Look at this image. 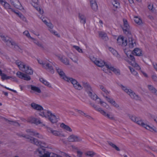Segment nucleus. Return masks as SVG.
<instances>
[{"label":"nucleus","instance_id":"f257e3e1","mask_svg":"<svg viewBox=\"0 0 157 157\" xmlns=\"http://www.w3.org/2000/svg\"><path fill=\"white\" fill-rule=\"evenodd\" d=\"M15 63L21 71L26 73L25 74L18 71L16 74L17 76L20 78L23 79L25 80H30L31 79V77L27 74L29 75L33 74V71L31 68L24 63L19 60L16 61Z\"/></svg>","mask_w":157,"mask_h":157},{"label":"nucleus","instance_id":"f03ea898","mask_svg":"<svg viewBox=\"0 0 157 157\" xmlns=\"http://www.w3.org/2000/svg\"><path fill=\"white\" fill-rule=\"evenodd\" d=\"M82 83L83 86L86 89L88 95L91 98L94 100L98 99L99 103L103 107L108 109V108L107 107H109V106L107 104L98 97L93 91L90 85L87 82H83Z\"/></svg>","mask_w":157,"mask_h":157},{"label":"nucleus","instance_id":"7ed1b4c3","mask_svg":"<svg viewBox=\"0 0 157 157\" xmlns=\"http://www.w3.org/2000/svg\"><path fill=\"white\" fill-rule=\"evenodd\" d=\"M129 118L133 122L135 123L138 125L143 127L147 129L152 131H154L156 132V128L154 126L151 127L145 124L142 120L140 117H137L134 115H130L129 116Z\"/></svg>","mask_w":157,"mask_h":157},{"label":"nucleus","instance_id":"20e7f679","mask_svg":"<svg viewBox=\"0 0 157 157\" xmlns=\"http://www.w3.org/2000/svg\"><path fill=\"white\" fill-rule=\"evenodd\" d=\"M0 37L2 40L5 42L6 44L9 47L14 48L16 50L20 52L22 51L21 48L14 41L12 40L10 38L4 36L1 33H0Z\"/></svg>","mask_w":157,"mask_h":157},{"label":"nucleus","instance_id":"39448f33","mask_svg":"<svg viewBox=\"0 0 157 157\" xmlns=\"http://www.w3.org/2000/svg\"><path fill=\"white\" fill-rule=\"evenodd\" d=\"M20 136L25 138L30 143L37 146H40L44 147H48V145L45 142L39 141L33 137L29 136V135L21 134Z\"/></svg>","mask_w":157,"mask_h":157},{"label":"nucleus","instance_id":"423d86ee","mask_svg":"<svg viewBox=\"0 0 157 157\" xmlns=\"http://www.w3.org/2000/svg\"><path fill=\"white\" fill-rule=\"evenodd\" d=\"M92 107L95 110L99 112L102 115L108 119L113 121L115 120L114 115L111 113L106 112L101 108L95 105H93Z\"/></svg>","mask_w":157,"mask_h":157},{"label":"nucleus","instance_id":"0eeeda50","mask_svg":"<svg viewBox=\"0 0 157 157\" xmlns=\"http://www.w3.org/2000/svg\"><path fill=\"white\" fill-rule=\"evenodd\" d=\"M37 60L39 63L48 71L52 74L54 73V70L51 63L40 59H37Z\"/></svg>","mask_w":157,"mask_h":157},{"label":"nucleus","instance_id":"6e6552de","mask_svg":"<svg viewBox=\"0 0 157 157\" xmlns=\"http://www.w3.org/2000/svg\"><path fill=\"white\" fill-rule=\"evenodd\" d=\"M131 98L136 100H140L141 98L138 94H136L133 90L128 87L124 91Z\"/></svg>","mask_w":157,"mask_h":157},{"label":"nucleus","instance_id":"1a4fd4ad","mask_svg":"<svg viewBox=\"0 0 157 157\" xmlns=\"http://www.w3.org/2000/svg\"><path fill=\"white\" fill-rule=\"evenodd\" d=\"M35 154L40 157H48L49 155V151L45 152V149L40 148L35 151Z\"/></svg>","mask_w":157,"mask_h":157},{"label":"nucleus","instance_id":"9d476101","mask_svg":"<svg viewBox=\"0 0 157 157\" xmlns=\"http://www.w3.org/2000/svg\"><path fill=\"white\" fill-rule=\"evenodd\" d=\"M123 25L122 27V28L124 32L127 35H130L131 34V32L130 27L126 19H123Z\"/></svg>","mask_w":157,"mask_h":157},{"label":"nucleus","instance_id":"9b49d317","mask_svg":"<svg viewBox=\"0 0 157 157\" xmlns=\"http://www.w3.org/2000/svg\"><path fill=\"white\" fill-rule=\"evenodd\" d=\"M46 128L48 131L49 132L51 133L53 135L58 137H65V135L62 133L61 131H59L55 130L52 128L47 127Z\"/></svg>","mask_w":157,"mask_h":157},{"label":"nucleus","instance_id":"f8f14e48","mask_svg":"<svg viewBox=\"0 0 157 157\" xmlns=\"http://www.w3.org/2000/svg\"><path fill=\"white\" fill-rule=\"evenodd\" d=\"M67 82H71L73 85L74 87L76 90H80L82 88V86L75 79L72 78H70L68 81Z\"/></svg>","mask_w":157,"mask_h":157},{"label":"nucleus","instance_id":"ddd939ff","mask_svg":"<svg viewBox=\"0 0 157 157\" xmlns=\"http://www.w3.org/2000/svg\"><path fill=\"white\" fill-rule=\"evenodd\" d=\"M90 59L94 64L99 67H102L104 65L106 67V64L108 63H105L101 60H98L94 57H91Z\"/></svg>","mask_w":157,"mask_h":157},{"label":"nucleus","instance_id":"4468645a","mask_svg":"<svg viewBox=\"0 0 157 157\" xmlns=\"http://www.w3.org/2000/svg\"><path fill=\"white\" fill-rule=\"evenodd\" d=\"M129 56L130 57L128 58L130 59L131 61H128V63L133 67H135L136 69L140 70V68L138 64L136 63V62L134 57L132 55H130Z\"/></svg>","mask_w":157,"mask_h":157},{"label":"nucleus","instance_id":"2eb2a0df","mask_svg":"<svg viewBox=\"0 0 157 157\" xmlns=\"http://www.w3.org/2000/svg\"><path fill=\"white\" fill-rule=\"evenodd\" d=\"M68 140L70 142H78L82 141V138L72 134L70 135L67 138Z\"/></svg>","mask_w":157,"mask_h":157},{"label":"nucleus","instance_id":"dca6fc26","mask_svg":"<svg viewBox=\"0 0 157 157\" xmlns=\"http://www.w3.org/2000/svg\"><path fill=\"white\" fill-rule=\"evenodd\" d=\"M56 69L57 72L62 79L66 81H68L70 78L65 75V73L61 68L57 66L56 67Z\"/></svg>","mask_w":157,"mask_h":157},{"label":"nucleus","instance_id":"f3484780","mask_svg":"<svg viewBox=\"0 0 157 157\" xmlns=\"http://www.w3.org/2000/svg\"><path fill=\"white\" fill-rule=\"evenodd\" d=\"M99 87L100 89L102 90L101 94L106 100L109 98L108 96L110 94V92L108 91L105 87L102 85H100Z\"/></svg>","mask_w":157,"mask_h":157},{"label":"nucleus","instance_id":"a211bd4d","mask_svg":"<svg viewBox=\"0 0 157 157\" xmlns=\"http://www.w3.org/2000/svg\"><path fill=\"white\" fill-rule=\"evenodd\" d=\"M106 67L110 70L112 71L116 75H119L120 74V71L119 70L114 68L110 63H107L106 64Z\"/></svg>","mask_w":157,"mask_h":157},{"label":"nucleus","instance_id":"6ab92c4d","mask_svg":"<svg viewBox=\"0 0 157 157\" xmlns=\"http://www.w3.org/2000/svg\"><path fill=\"white\" fill-rule=\"evenodd\" d=\"M117 43L120 45L125 46L127 44V41L126 39L123 36H120L117 39Z\"/></svg>","mask_w":157,"mask_h":157},{"label":"nucleus","instance_id":"aec40b11","mask_svg":"<svg viewBox=\"0 0 157 157\" xmlns=\"http://www.w3.org/2000/svg\"><path fill=\"white\" fill-rule=\"evenodd\" d=\"M26 132L28 134L30 135L37 136L40 139L43 138V136L33 129H28L26 130Z\"/></svg>","mask_w":157,"mask_h":157},{"label":"nucleus","instance_id":"412c9836","mask_svg":"<svg viewBox=\"0 0 157 157\" xmlns=\"http://www.w3.org/2000/svg\"><path fill=\"white\" fill-rule=\"evenodd\" d=\"M27 121L28 122L31 123H33L36 125H38L42 123V122H41L40 119L33 117H29L28 118Z\"/></svg>","mask_w":157,"mask_h":157},{"label":"nucleus","instance_id":"4be33fe9","mask_svg":"<svg viewBox=\"0 0 157 157\" xmlns=\"http://www.w3.org/2000/svg\"><path fill=\"white\" fill-rule=\"evenodd\" d=\"M40 19L48 28L51 29H52L53 28V25L50 22L49 19L47 17H40Z\"/></svg>","mask_w":157,"mask_h":157},{"label":"nucleus","instance_id":"5701e85b","mask_svg":"<svg viewBox=\"0 0 157 157\" xmlns=\"http://www.w3.org/2000/svg\"><path fill=\"white\" fill-rule=\"evenodd\" d=\"M51 112L48 110L44 109L43 108V110H41L40 112L39 113V115L43 117H45L46 118H48L51 114Z\"/></svg>","mask_w":157,"mask_h":157},{"label":"nucleus","instance_id":"b1692460","mask_svg":"<svg viewBox=\"0 0 157 157\" xmlns=\"http://www.w3.org/2000/svg\"><path fill=\"white\" fill-rule=\"evenodd\" d=\"M11 4L17 9L22 10L23 7L18 0H10Z\"/></svg>","mask_w":157,"mask_h":157},{"label":"nucleus","instance_id":"393cba45","mask_svg":"<svg viewBox=\"0 0 157 157\" xmlns=\"http://www.w3.org/2000/svg\"><path fill=\"white\" fill-rule=\"evenodd\" d=\"M31 106L33 109L37 111L39 113L43 110V108L41 105L34 103H32Z\"/></svg>","mask_w":157,"mask_h":157},{"label":"nucleus","instance_id":"a878e982","mask_svg":"<svg viewBox=\"0 0 157 157\" xmlns=\"http://www.w3.org/2000/svg\"><path fill=\"white\" fill-rule=\"evenodd\" d=\"M106 101L114 107L116 108H119L120 107L119 104L116 102L113 98H109Z\"/></svg>","mask_w":157,"mask_h":157},{"label":"nucleus","instance_id":"bb28decb","mask_svg":"<svg viewBox=\"0 0 157 157\" xmlns=\"http://www.w3.org/2000/svg\"><path fill=\"white\" fill-rule=\"evenodd\" d=\"M58 117L56 116L54 114L51 113V114L48 118V119L52 123H54L58 121Z\"/></svg>","mask_w":157,"mask_h":157},{"label":"nucleus","instance_id":"cd10ccee","mask_svg":"<svg viewBox=\"0 0 157 157\" xmlns=\"http://www.w3.org/2000/svg\"><path fill=\"white\" fill-rule=\"evenodd\" d=\"M90 6L92 9L96 11L98 10V6L95 0H90Z\"/></svg>","mask_w":157,"mask_h":157},{"label":"nucleus","instance_id":"c85d7f7f","mask_svg":"<svg viewBox=\"0 0 157 157\" xmlns=\"http://www.w3.org/2000/svg\"><path fill=\"white\" fill-rule=\"evenodd\" d=\"M128 45L130 48H132L136 46L135 40L131 37L129 38Z\"/></svg>","mask_w":157,"mask_h":157},{"label":"nucleus","instance_id":"c756f323","mask_svg":"<svg viewBox=\"0 0 157 157\" xmlns=\"http://www.w3.org/2000/svg\"><path fill=\"white\" fill-rule=\"evenodd\" d=\"M60 127L66 131L69 132H71L72 131V129L69 126L63 123H62L60 124Z\"/></svg>","mask_w":157,"mask_h":157},{"label":"nucleus","instance_id":"7c9ffc66","mask_svg":"<svg viewBox=\"0 0 157 157\" xmlns=\"http://www.w3.org/2000/svg\"><path fill=\"white\" fill-rule=\"evenodd\" d=\"M75 110L76 112H78L79 114H80L81 115L89 119L92 118L91 117L87 114L84 113L83 111L81 110H78L77 109H75Z\"/></svg>","mask_w":157,"mask_h":157},{"label":"nucleus","instance_id":"2f4dec72","mask_svg":"<svg viewBox=\"0 0 157 157\" xmlns=\"http://www.w3.org/2000/svg\"><path fill=\"white\" fill-rule=\"evenodd\" d=\"M0 75L1 77V79L2 80L6 79H8L12 78V76H7L6 75L2 73V71L0 69Z\"/></svg>","mask_w":157,"mask_h":157},{"label":"nucleus","instance_id":"473e14b6","mask_svg":"<svg viewBox=\"0 0 157 157\" xmlns=\"http://www.w3.org/2000/svg\"><path fill=\"white\" fill-rule=\"evenodd\" d=\"M147 87L149 90L157 96V90L152 85H148Z\"/></svg>","mask_w":157,"mask_h":157},{"label":"nucleus","instance_id":"72a5a7b5","mask_svg":"<svg viewBox=\"0 0 157 157\" xmlns=\"http://www.w3.org/2000/svg\"><path fill=\"white\" fill-rule=\"evenodd\" d=\"M132 52L133 54L136 56H140L142 54L141 50L138 48H135Z\"/></svg>","mask_w":157,"mask_h":157},{"label":"nucleus","instance_id":"f704fd0d","mask_svg":"<svg viewBox=\"0 0 157 157\" xmlns=\"http://www.w3.org/2000/svg\"><path fill=\"white\" fill-rule=\"evenodd\" d=\"M59 59L64 64L67 65L69 63V61L67 58L64 56H61L59 57Z\"/></svg>","mask_w":157,"mask_h":157},{"label":"nucleus","instance_id":"c9c22d12","mask_svg":"<svg viewBox=\"0 0 157 157\" xmlns=\"http://www.w3.org/2000/svg\"><path fill=\"white\" fill-rule=\"evenodd\" d=\"M30 86L31 89L34 92L39 93L41 92V90L39 88L32 85H30Z\"/></svg>","mask_w":157,"mask_h":157},{"label":"nucleus","instance_id":"e433bc0d","mask_svg":"<svg viewBox=\"0 0 157 157\" xmlns=\"http://www.w3.org/2000/svg\"><path fill=\"white\" fill-rule=\"evenodd\" d=\"M99 36L103 39L106 40L108 38L106 33L104 32H100L98 33Z\"/></svg>","mask_w":157,"mask_h":157},{"label":"nucleus","instance_id":"4c0bfd02","mask_svg":"<svg viewBox=\"0 0 157 157\" xmlns=\"http://www.w3.org/2000/svg\"><path fill=\"white\" fill-rule=\"evenodd\" d=\"M40 82H42L45 85L48 86V87L50 88L52 87V86L51 84L46 81L44 80L43 78H40Z\"/></svg>","mask_w":157,"mask_h":157},{"label":"nucleus","instance_id":"58836bf2","mask_svg":"<svg viewBox=\"0 0 157 157\" xmlns=\"http://www.w3.org/2000/svg\"><path fill=\"white\" fill-rule=\"evenodd\" d=\"M79 17L80 19V22L83 24L86 23V18L85 16L81 14H79Z\"/></svg>","mask_w":157,"mask_h":157},{"label":"nucleus","instance_id":"ea45409f","mask_svg":"<svg viewBox=\"0 0 157 157\" xmlns=\"http://www.w3.org/2000/svg\"><path fill=\"white\" fill-rule=\"evenodd\" d=\"M70 58L74 62L77 63L78 61V57H77L73 55V54H71L69 56Z\"/></svg>","mask_w":157,"mask_h":157},{"label":"nucleus","instance_id":"a19ab883","mask_svg":"<svg viewBox=\"0 0 157 157\" xmlns=\"http://www.w3.org/2000/svg\"><path fill=\"white\" fill-rule=\"evenodd\" d=\"M108 144L110 146L114 148L117 151H120V150L119 148L112 142H108Z\"/></svg>","mask_w":157,"mask_h":157},{"label":"nucleus","instance_id":"79ce46f5","mask_svg":"<svg viewBox=\"0 0 157 157\" xmlns=\"http://www.w3.org/2000/svg\"><path fill=\"white\" fill-rule=\"evenodd\" d=\"M134 20L136 23L140 25L142 23L141 20L138 17H135Z\"/></svg>","mask_w":157,"mask_h":157},{"label":"nucleus","instance_id":"37998d69","mask_svg":"<svg viewBox=\"0 0 157 157\" xmlns=\"http://www.w3.org/2000/svg\"><path fill=\"white\" fill-rule=\"evenodd\" d=\"M72 47L79 53H83V51L82 49L76 45H73Z\"/></svg>","mask_w":157,"mask_h":157},{"label":"nucleus","instance_id":"c03bdc74","mask_svg":"<svg viewBox=\"0 0 157 157\" xmlns=\"http://www.w3.org/2000/svg\"><path fill=\"white\" fill-rule=\"evenodd\" d=\"M2 5L6 9H10L12 11L14 12V11L13 9L10 8V6L9 4L6 2L4 3Z\"/></svg>","mask_w":157,"mask_h":157},{"label":"nucleus","instance_id":"a18cd8bd","mask_svg":"<svg viewBox=\"0 0 157 157\" xmlns=\"http://www.w3.org/2000/svg\"><path fill=\"white\" fill-rule=\"evenodd\" d=\"M112 3L113 6L116 8H119L120 6L119 2L116 0H113L112 1Z\"/></svg>","mask_w":157,"mask_h":157},{"label":"nucleus","instance_id":"49530a36","mask_svg":"<svg viewBox=\"0 0 157 157\" xmlns=\"http://www.w3.org/2000/svg\"><path fill=\"white\" fill-rule=\"evenodd\" d=\"M14 12L17 14L19 17L22 20L25 21H26V18L21 13L15 12V11Z\"/></svg>","mask_w":157,"mask_h":157},{"label":"nucleus","instance_id":"de8ad7c7","mask_svg":"<svg viewBox=\"0 0 157 157\" xmlns=\"http://www.w3.org/2000/svg\"><path fill=\"white\" fill-rule=\"evenodd\" d=\"M7 121L8 123L12 125L16 126H19L20 125L16 121H10L9 120H7Z\"/></svg>","mask_w":157,"mask_h":157},{"label":"nucleus","instance_id":"09e8293b","mask_svg":"<svg viewBox=\"0 0 157 157\" xmlns=\"http://www.w3.org/2000/svg\"><path fill=\"white\" fill-rule=\"evenodd\" d=\"M109 50L113 53V54L117 56L118 55V53L114 49H113L112 48H109Z\"/></svg>","mask_w":157,"mask_h":157},{"label":"nucleus","instance_id":"8fccbe9b","mask_svg":"<svg viewBox=\"0 0 157 157\" xmlns=\"http://www.w3.org/2000/svg\"><path fill=\"white\" fill-rule=\"evenodd\" d=\"M32 5L36 8V10L38 11L40 14H42L44 13L43 10L41 9L40 7L35 6H33V4H32Z\"/></svg>","mask_w":157,"mask_h":157},{"label":"nucleus","instance_id":"3c124183","mask_svg":"<svg viewBox=\"0 0 157 157\" xmlns=\"http://www.w3.org/2000/svg\"><path fill=\"white\" fill-rule=\"evenodd\" d=\"M49 155L48 157H62L60 155H58L54 153H52L49 152Z\"/></svg>","mask_w":157,"mask_h":157},{"label":"nucleus","instance_id":"603ef678","mask_svg":"<svg viewBox=\"0 0 157 157\" xmlns=\"http://www.w3.org/2000/svg\"><path fill=\"white\" fill-rule=\"evenodd\" d=\"M24 34L28 38L31 39H33V38L31 37L28 31H25L23 32Z\"/></svg>","mask_w":157,"mask_h":157},{"label":"nucleus","instance_id":"864d4df0","mask_svg":"<svg viewBox=\"0 0 157 157\" xmlns=\"http://www.w3.org/2000/svg\"><path fill=\"white\" fill-rule=\"evenodd\" d=\"M95 153L93 151H88L86 153V155L92 157L95 155Z\"/></svg>","mask_w":157,"mask_h":157},{"label":"nucleus","instance_id":"5fc2aeb1","mask_svg":"<svg viewBox=\"0 0 157 157\" xmlns=\"http://www.w3.org/2000/svg\"><path fill=\"white\" fill-rule=\"evenodd\" d=\"M78 157H82L83 152L80 150H78L76 151Z\"/></svg>","mask_w":157,"mask_h":157},{"label":"nucleus","instance_id":"6e6d98bb","mask_svg":"<svg viewBox=\"0 0 157 157\" xmlns=\"http://www.w3.org/2000/svg\"><path fill=\"white\" fill-rule=\"evenodd\" d=\"M124 52L128 58L130 57L129 55H132L131 52L130 51H127L126 49H125L124 50Z\"/></svg>","mask_w":157,"mask_h":157},{"label":"nucleus","instance_id":"4d7b16f0","mask_svg":"<svg viewBox=\"0 0 157 157\" xmlns=\"http://www.w3.org/2000/svg\"><path fill=\"white\" fill-rule=\"evenodd\" d=\"M124 52L128 58L130 57L129 55H132L131 52L130 51H127L126 49H125L124 50Z\"/></svg>","mask_w":157,"mask_h":157},{"label":"nucleus","instance_id":"13d9d810","mask_svg":"<svg viewBox=\"0 0 157 157\" xmlns=\"http://www.w3.org/2000/svg\"><path fill=\"white\" fill-rule=\"evenodd\" d=\"M38 47H40V48L42 49H44V45L41 43L39 42L37 43V44H36Z\"/></svg>","mask_w":157,"mask_h":157},{"label":"nucleus","instance_id":"bf43d9fd","mask_svg":"<svg viewBox=\"0 0 157 157\" xmlns=\"http://www.w3.org/2000/svg\"><path fill=\"white\" fill-rule=\"evenodd\" d=\"M151 78L153 81L157 82V76L153 75L151 76Z\"/></svg>","mask_w":157,"mask_h":157},{"label":"nucleus","instance_id":"052dcab7","mask_svg":"<svg viewBox=\"0 0 157 157\" xmlns=\"http://www.w3.org/2000/svg\"><path fill=\"white\" fill-rule=\"evenodd\" d=\"M51 33L54 34L55 36L59 37V35L58 34V33L56 31H53L52 30H50Z\"/></svg>","mask_w":157,"mask_h":157},{"label":"nucleus","instance_id":"680f3d73","mask_svg":"<svg viewBox=\"0 0 157 157\" xmlns=\"http://www.w3.org/2000/svg\"><path fill=\"white\" fill-rule=\"evenodd\" d=\"M120 87H121L122 90L124 91H125V90H126V89L128 88V87L124 86L122 85H120Z\"/></svg>","mask_w":157,"mask_h":157},{"label":"nucleus","instance_id":"e2e57ef3","mask_svg":"<svg viewBox=\"0 0 157 157\" xmlns=\"http://www.w3.org/2000/svg\"><path fill=\"white\" fill-rule=\"evenodd\" d=\"M148 116L150 118H152L154 119V120L155 119H156V117H155L154 115H153L151 113H148Z\"/></svg>","mask_w":157,"mask_h":157},{"label":"nucleus","instance_id":"0e129e2a","mask_svg":"<svg viewBox=\"0 0 157 157\" xmlns=\"http://www.w3.org/2000/svg\"><path fill=\"white\" fill-rule=\"evenodd\" d=\"M109 70H110L107 68L105 66V67L103 68V71L106 73H108L109 72Z\"/></svg>","mask_w":157,"mask_h":157},{"label":"nucleus","instance_id":"69168bd1","mask_svg":"<svg viewBox=\"0 0 157 157\" xmlns=\"http://www.w3.org/2000/svg\"><path fill=\"white\" fill-rule=\"evenodd\" d=\"M71 147L72 150L74 151H77V150H78V148L77 147H76L74 145H71Z\"/></svg>","mask_w":157,"mask_h":157},{"label":"nucleus","instance_id":"338daca9","mask_svg":"<svg viewBox=\"0 0 157 157\" xmlns=\"http://www.w3.org/2000/svg\"><path fill=\"white\" fill-rule=\"evenodd\" d=\"M11 78V80L13 81H14L16 82H18L17 79L15 77H12V78Z\"/></svg>","mask_w":157,"mask_h":157},{"label":"nucleus","instance_id":"774afa93","mask_svg":"<svg viewBox=\"0 0 157 157\" xmlns=\"http://www.w3.org/2000/svg\"><path fill=\"white\" fill-rule=\"evenodd\" d=\"M132 74L138 77V74L137 72L135 70L132 72Z\"/></svg>","mask_w":157,"mask_h":157}]
</instances>
